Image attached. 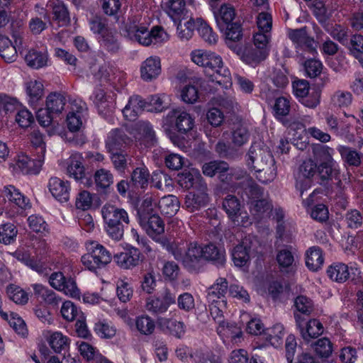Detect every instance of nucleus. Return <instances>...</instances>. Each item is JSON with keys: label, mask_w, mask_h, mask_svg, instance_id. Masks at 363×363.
Segmentation results:
<instances>
[{"label": "nucleus", "mask_w": 363, "mask_h": 363, "mask_svg": "<svg viewBox=\"0 0 363 363\" xmlns=\"http://www.w3.org/2000/svg\"><path fill=\"white\" fill-rule=\"evenodd\" d=\"M192 61L205 68V72L210 81L228 87L231 84L230 70L223 66L222 58L211 52L197 50L191 53Z\"/></svg>", "instance_id": "obj_1"}, {"label": "nucleus", "mask_w": 363, "mask_h": 363, "mask_svg": "<svg viewBox=\"0 0 363 363\" xmlns=\"http://www.w3.org/2000/svg\"><path fill=\"white\" fill-rule=\"evenodd\" d=\"M125 31L131 40L145 46L162 43L167 38V34L162 27L155 26L149 30L147 26L140 23L138 18L127 23Z\"/></svg>", "instance_id": "obj_2"}, {"label": "nucleus", "mask_w": 363, "mask_h": 363, "mask_svg": "<svg viewBox=\"0 0 363 363\" xmlns=\"http://www.w3.org/2000/svg\"><path fill=\"white\" fill-rule=\"evenodd\" d=\"M101 213L108 235L114 240H121L124 233V224L130 222L128 213L123 208L106 204L102 207Z\"/></svg>", "instance_id": "obj_3"}, {"label": "nucleus", "mask_w": 363, "mask_h": 363, "mask_svg": "<svg viewBox=\"0 0 363 363\" xmlns=\"http://www.w3.org/2000/svg\"><path fill=\"white\" fill-rule=\"evenodd\" d=\"M235 16L234 8L227 4L222 5L218 12L215 13L217 25L220 30H225L226 43L232 49H235L233 43L240 40L242 35L240 24L232 22Z\"/></svg>", "instance_id": "obj_4"}, {"label": "nucleus", "mask_w": 363, "mask_h": 363, "mask_svg": "<svg viewBox=\"0 0 363 363\" xmlns=\"http://www.w3.org/2000/svg\"><path fill=\"white\" fill-rule=\"evenodd\" d=\"M194 257L193 272L198 273L203 267V259L212 262L218 267H223L225 263V252L213 243L203 247L195 242L194 248L189 252Z\"/></svg>", "instance_id": "obj_5"}, {"label": "nucleus", "mask_w": 363, "mask_h": 363, "mask_svg": "<svg viewBox=\"0 0 363 363\" xmlns=\"http://www.w3.org/2000/svg\"><path fill=\"white\" fill-rule=\"evenodd\" d=\"M333 153L334 150L326 145H317L313 147V155L319 163L318 172L323 179L336 178L339 174Z\"/></svg>", "instance_id": "obj_6"}, {"label": "nucleus", "mask_w": 363, "mask_h": 363, "mask_svg": "<svg viewBox=\"0 0 363 363\" xmlns=\"http://www.w3.org/2000/svg\"><path fill=\"white\" fill-rule=\"evenodd\" d=\"M174 258L182 262L183 265L190 272H193L194 257L189 253L194 248L195 242L187 243L184 240H174L171 242L167 237L165 238L164 244L160 243Z\"/></svg>", "instance_id": "obj_7"}, {"label": "nucleus", "mask_w": 363, "mask_h": 363, "mask_svg": "<svg viewBox=\"0 0 363 363\" xmlns=\"http://www.w3.org/2000/svg\"><path fill=\"white\" fill-rule=\"evenodd\" d=\"M88 252L82 257L83 265L91 271L102 268L111 262V252L97 242H91L87 246Z\"/></svg>", "instance_id": "obj_8"}, {"label": "nucleus", "mask_w": 363, "mask_h": 363, "mask_svg": "<svg viewBox=\"0 0 363 363\" xmlns=\"http://www.w3.org/2000/svg\"><path fill=\"white\" fill-rule=\"evenodd\" d=\"M141 227L145 230L146 233L157 243L164 242V223L157 214H151L145 216L143 213L141 218L139 219Z\"/></svg>", "instance_id": "obj_9"}, {"label": "nucleus", "mask_w": 363, "mask_h": 363, "mask_svg": "<svg viewBox=\"0 0 363 363\" xmlns=\"http://www.w3.org/2000/svg\"><path fill=\"white\" fill-rule=\"evenodd\" d=\"M288 35L296 45V52L303 57L305 52L311 55L317 53L318 43L313 38L308 35L306 27L290 30Z\"/></svg>", "instance_id": "obj_10"}, {"label": "nucleus", "mask_w": 363, "mask_h": 363, "mask_svg": "<svg viewBox=\"0 0 363 363\" xmlns=\"http://www.w3.org/2000/svg\"><path fill=\"white\" fill-rule=\"evenodd\" d=\"M247 163L254 169H260L263 166L274 163V157L270 152L259 144H253L247 153Z\"/></svg>", "instance_id": "obj_11"}, {"label": "nucleus", "mask_w": 363, "mask_h": 363, "mask_svg": "<svg viewBox=\"0 0 363 363\" xmlns=\"http://www.w3.org/2000/svg\"><path fill=\"white\" fill-rule=\"evenodd\" d=\"M50 286L59 291H62L67 295L73 298L79 297V290L73 279L67 278L60 272H53L49 277Z\"/></svg>", "instance_id": "obj_12"}, {"label": "nucleus", "mask_w": 363, "mask_h": 363, "mask_svg": "<svg viewBox=\"0 0 363 363\" xmlns=\"http://www.w3.org/2000/svg\"><path fill=\"white\" fill-rule=\"evenodd\" d=\"M206 184H201L199 188L194 191L189 192L185 197L184 205L189 212H194L206 206L209 198L208 196Z\"/></svg>", "instance_id": "obj_13"}, {"label": "nucleus", "mask_w": 363, "mask_h": 363, "mask_svg": "<svg viewBox=\"0 0 363 363\" xmlns=\"http://www.w3.org/2000/svg\"><path fill=\"white\" fill-rule=\"evenodd\" d=\"M47 10L52 15V20L58 26L65 27L70 23V15L67 6L61 0H49Z\"/></svg>", "instance_id": "obj_14"}, {"label": "nucleus", "mask_w": 363, "mask_h": 363, "mask_svg": "<svg viewBox=\"0 0 363 363\" xmlns=\"http://www.w3.org/2000/svg\"><path fill=\"white\" fill-rule=\"evenodd\" d=\"M168 117L174 121L177 130L186 133L193 129L194 118L186 111L182 109H173L168 113Z\"/></svg>", "instance_id": "obj_15"}, {"label": "nucleus", "mask_w": 363, "mask_h": 363, "mask_svg": "<svg viewBox=\"0 0 363 363\" xmlns=\"http://www.w3.org/2000/svg\"><path fill=\"white\" fill-rule=\"evenodd\" d=\"M43 157L38 156V159H31L25 154L18 155L14 168L23 174H36L43 164Z\"/></svg>", "instance_id": "obj_16"}, {"label": "nucleus", "mask_w": 363, "mask_h": 363, "mask_svg": "<svg viewBox=\"0 0 363 363\" xmlns=\"http://www.w3.org/2000/svg\"><path fill=\"white\" fill-rule=\"evenodd\" d=\"M228 281L226 279L220 277L207 289L206 298L208 303H222L225 305V295L228 291Z\"/></svg>", "instance_id": "obj_17"}, {"label": "nucleus", "mask_w": 363, "mask_h": 363, "mask_svg": "<svg viewBox=\"0 0 363 363\" xmlns=\"http://www.w3.org/2000/svg\"><path fill=\"white\" fill-rule=\"evenodd\" d=\"M161 73V62L157 56L147 58L140 66V76L145 82L156 79Z\"/></svg>", "instance_id": "obj_18"}, {"label": "nucleus", "mask_w": 363, "mask_h": 363, "mask_svg": "<svg viewBox=\"0 0 363 363\" xmlns=\"http://www.w3.org/2000/svg\"><path fill=\"white\" fill-rule=\"evenodd\" d=\"M48 189L52 196L60 202H66L69 199V186L58 177H51L48 182Z\"/></svg>", "instance_id": "obj_19"}, {"label": "nucleus", "mask_w": 363, "mask_h": 363, "mask_svg": "<svg viewBox=\"0 0 363 363\" xmlns=\"http://www.w3.org/2000/svg\"><path fill=\"white\" fill-rule=\"evenodd\" d=\"M73 106H76V109L74 107L72 108V111L67 116V123L70 131L76 132L82 126L83 120L86 115L87 108L84 103L81 102L78 106L77 104Z\"/></svg>", "instance_id": "obj_20"}, {"label": "nucleus", "mask_w": 363, "mask_h": 363, "mask_svg": "<svg viewBox=\"0 0 363 363\" xmlns=\"http://www.w3.org/2000/svg\"><path fill=\"white\" fill-rule=\"evenodd\" d=\"M128 138L125 135L123 130L119 129H113L109 132L107 136V139L106 140V147L108 152L121 151L128 143Z\"/></svg>", "instance_id": "obj_21"}, {"label": "nucleus", "mask_w": 363, "mask_h": 363, "mask_svg": "<svg viewBox=\"0 0 363 363\" xmlns=\"http://www.w3.org/2000/svg\"><path fill=\"white\" fill-rule=\"evenodd\" d=\"M140 252L137 248L132 247L125 252L114 256L117 264L123 269H131L139 264Z\"/></svg>", "instance_id": "obj_22"}, {"label": "nucleus", "mask_w": 363, "mask_h": 363, "mask_svg": "<svg viewBox=\"0 0 363 363\" xmlns=\"http://www.w3.org/2000/svg\"><path fill=\"white\" fill-rule=\"evenodd\" d=\"M146 107L147 103L140 96H133L123 109V113L127 120L135 121Z\"/></svg>", "instance_id": "obj_23"}, {"label": "nucleus", "mask_w": 363, "mask_h": 363, "mask_svg": "<svg viewBox=\"0 0 363 363\" xmlns=\"http://www.w3.org/2000/svg\"><path fill=\"white\" fill-rule=\"evenodd\" d=\"M135 131V138L136 140L142 141L146 146L154 145L156 140L155 133L149 122L139 121L137 123Z\"/></svg>", "instance_id": "obj_24"}, {"label": "nucleus", "mask_w": 363, "mask_h": 363, "mask_svg": "<svg viewBox=\"0 0 363 363\" xmlns=\"http://www.w3.org/2000/svg\"><path fill=\"white\" fill-rule=\"evenodd\" d=\"M67 174L77 181L85 179V170L82 165V157L79 153H74L69 157V164L67 168Z\"/></svg>", "instance_id": "obj_25"}, {"label": "nucleus", "mask_w": 363, "mask_h": 363, "mask_svg": "<svg viewBox=\"0 0 363 363\" xmlns=\"http://www.w3.org/2000/svg\"><path fill=\"white\" fill-rule=\"evenodd\" d=\"M179 182L184 188H194L195 190L199 188L201 184H206L199 171L195 169L182 172L179 175Z\"/></svg>", "instance_id": "obj_26"}, {"label": "nucleus", "mask_w": 363, "mask_h": 363, "mask_svg": "<svg viewBox=\"0 0 363 363\" xmlns=\"http://www.w3.org/2000/svg\"><path fill=\"white\" fill-rule=\"evenodd\" d=\"M13 256L38 274H43L46 271L45 264L40 260L31 257L28 251L18 250L13 253Z\"/></svg>", "instance_id": "obj_27"}, {"label": "nucleus", "mask_w": 363, "mask_h": 363, "mask_svg": "<svg viewBox=\"0 0 363 363\" xmlns=\"http://www.w3.org/2000/svg\"><path fill=\"white\" fill-rule=\"evenodd\" d=\"M3 192L9 201L20 208L26 210L30 208V200L23 195L14 186L9 185L5 186Z\"/></svg>", "instance_id": "obj_28"}, {"label": "nucleus", "mask_w": 363, "mask_h": 363, "mask_svg": "<svg viewBox=\"0 0 363 363\" xmlns=\"http://www.w3.org/2000/svg\"><path fill=\"white\" fill-rule=\"evenodd\" d=\"M323 263V251L319 247L313 246L306 251V264L310 270L317 272L322 267Z\"/></svg>", "instance_id": "obj_29"}, {"label": "nucleus", "mask_w": 363, "mask_h": 363, "mask_svg": "<svg viewBox=\"0 0 363 363\" xmlns=\"http://www.w3.org/2000/svg\"><path fill=\"white\" fill-rule=\"evenodd\" d=\"M229 170L228 164L224 161L213 160L206 162L202 166L203 174L207 177H213L216 174H219L220 180L225 181V172Z\"/></svg>", "instance_id": "obj_30"}, {"label": "nucleus", "mask_w": 363, "mask_h": 363, "mask_svg": "<svg viewBox=\"0 0 363 363\" xmlns=\"http://www.w3.org/2000/svg\"><path fill=\"white\" fill-rule=\"evenodd\" d=\"M250 138V132L247 125L235 123L231 130V142L235 147H242Z\"/></svg>", "instance_id": "obj_31"}, {"label": "nucleus", "mask_w": 363, "mask_h": 363, "mask_svg": "<svg viewBox=\"0 0 363 363\" xmlns=\"http://www.w3.org/2000/svg\"><path fill=\"white\" fill-rule=\"evenodd\" d=\"M0 57L7 63L14 62L18 57L16 48L11 40L1 34H0Z\"/></svg>", "instance_id": "obj_32"}, {"label": "nucleus", "mask_w": 363, "mask_h": 363, "mask_svg": "<svg viewBox=\"0 0 363 363\" xmlns=\"http://www.w3.org/2000/svg\"><path fill=\"white\" fill-rule=\"evenodd\" d=\"M327 274L333 281L344 283L350 277L349 267L344 263L335 262L328 267Z\"/></svg>", "instance_id": "obj_33"}, {"label": "nucleus", "mask_w": 363, "mask_h": 363, "mask_svg": "<svg viewBox=\"0 0 363 363\" xmlns=\"http://www.w3.org/2000/svg\"><path fill=\"white\" fill-rule=\"evenodd\" d=\"M158 208L161 213L172 217L179 211V199L174 195L163 196L158 202Z\"/></svg>", "instance_id": "obj_34"}, {"label": "nucleus", "mask_w": 363, "mask_h": 363, "mask_svg": "<svg viewBox=\"0 0 363 363\" xmlns=\"http://www.w3.org/2000/svg\"><path fill=\"white\" fill-rule=\"evenodd\" d=\"M185 6L184 0H169L167 12L175 23L188 18Z\"/></svg>", "instance_id": "obj_35"}, {"label": "nucleus", "mask_w": 363, "mask_h": 363, "mask_svg": "<svg viewBox=\"0 0 363 363\" xmlns=\"http://www.w3.org/2000/svg\"><path fill=\"white\" fill-rule=\"evenodd\" d=\"M26 93L28 96L29 104L32 106H37L44 93L43 83L37 80L29 81L26 83Z\"/></svg>", "instance_id": "obj_36"}, {"label": "nucleus", "mask_w": 363, "mask_h": 363, "mask_svg": "<svg viewBox=\"0 0 363 363\" xmlns=\"http://www.w3.org/2000/svg\"><path fill=\"white\" fill-rule=\"evenodd\" d=\"M34 294L41 298L47 304L56 306L59 304L61 299L57 296L55 292L40 284L31 285Z\"/></svg>", "instance_id": "obj_37"}, {"label": "nucleus", "mask_w": 363, "mask_h": 363, "mask_svg": "<svg viewBox=\"0 0 363 363\" xmlns=\"http://www.w3.org/2000/svg\"><path fill=\"white\" fill-rule=\"evenodd\" d=\"M66 102L67 100L63 94L52 92L47 96L45 105L50 113L58 114L64 110Z\"/></svg>", "instance_id": "obj_38"}, {"label": "nucleus", "mask_w": 363, "mask_h": 363, "mask_svg": "<svg viewBox=\"0 0 363 363\" xmlns=\"http://www.w3.org/2000/svg\"><path fill=\"white\" fill-rule=\"evenodd\" d=\"M28 65L35 68H41L47 65L48 57L46 50H30L25 57Z\"/></svg>", "instance_id": "obj_39"}, {"label": "nucleus", "mask_w": 363, "mask_h": 363, "mask_svg": "<svg viewBox=\"0 0 363 363\" xmlns=\"http://www.w3.org/2000/svg\"><path fill=\"white\" fill-rule=\"evenodd\" d=\"M323 333L322 323L317 319L310 320L306 328L301 330V335L302 338L307 342L312 339L317 338Z\"/></svg>", "instance_id": "obj_40"}, {"label": "nucleus", "mask_w": 363, "mask_h": 363, "mask_svg": "<svg viewBox=\"0 0 363 363\" xmlns=\"http://www.w3.org/2000/svg\"><path fill=\"white\" fill-rule=\"evenodd\" d=\"M149 180L150 172L144 164L133 169L131 174L130 182L134 186L145 189L148 185Z\"/></svg>", "instance_id": "obj_41"}, {"label": "nucleus", "mask_w": 363, "mask_h": 363, "mask_svg": "<svg viewBox=\"0 0 363 363\" xmlns=\"http://www.w3.org/2000/svg\"><path fill=\"white\" fill-rule=\"evenodd\" d=\"M250 210L256 218L260 219L272 211V204L267 199L254 200L250 203Z\"/></svg>", "instance_id": "obj_42"}, {"label": "nucleus", "mask_w": 363, "mask_h": 363, "mask_svg": "<svg viewBox=\"0 0 363 363\" xmlns=\"http://www.w3.org/2000/svg\"><path fill=\"white\" fill-rule=\"evenodd\" d=\"M240 203L236 196L228 195L223 201V208L229 218L235 222L240 215Z\"/></svg>", "instance_id": "obj_43"}, {"label": "nucleus", "mask_w": 363, "mask_h": 363, "mask_svg": "<svg viewBox=\"0 0 363 363\" xmlns=\"http://www.w3.org/2000/svg\"><path fill=\"white\" fill-rule=\"evenodd\" d=\"M159 324L164 331L178 338H181L184 333V325L182 322L173 319L161 318L159 320Z\"/></svg>", "instance_id": "obj_44"}, {"label": "nucleus", "mask_w": 363, "mask_h": 363, "mask_svg": "<svg viewBox=\"0 0 363 363\" xmlns=\"http://www.w3.org/2000/svg\"><path fill=\"white\" fill-rule=\"evenodd\" d=\"M119 74V70L116 66L110 63H104L101 65L95 73V77L101 82H113Z\"/></svg>", "instance_id": "obj_45"}, {"label": "nucleus", "mask_w": 363, "mask_h": 363, "mask_svg": "<svg viewBox=\"0 0 363 363\" xmlns=\"http://www.w3.org/2000/svg\"><path fill=\"white\" fill-rule=\"evenodd\" d=\"M268 55L267 50H260L257 48L246 49L242 55V60L251 66H255L266 59Z\"/></svg>", "instance_id": "obj_46"}, {"label": "nucleus", "mask_w": 363, "mask_h": 363, "mask_svg": "<svg viewBox=\"0 0 363 363\" xmlns=\"http://www.w3.org/2000/svg\"><path fill=\"white\" fill-rule=\"evenodd\" d=\"M250 249L245 242L236 245L233 251L232 257L234 264L238 267L245 266L250 259Z\"/></svg>", "instance_id": "obj_47"}, {"label": "nucleus", "mask_w": 363, "mask_h": 363, "mask_svg": "<svg viewBox=\"0 0 363 363\" xmlns=\"http://www.w3.org/2000/svg\"><path fill=\"white\" fill-rule=\"evenodd\" d=\"M293 247L286 246V247L278 250L277 254V261L281 269H289L292 267L294 262V256Z\"/></svg>", "instance_id": "obj_48"}, {"label": "nucleus", "mask_w": 363, "mask_h": 363, "mask_svg": "<svg viewBox=\"0 0 363 363\" xmlns=\"http://www.w3.org/2000/svg\"><path fill=\"white\" fill-rule=\"evenodd\" d=\"M255 171L257 172V179L260 182L264 184H267L268 182L274 181L277 174V167L275 165L274 160L273 164H269V165L266 164L261 167L260 169H256Z\"/></svg>", "instance_id": "obj_49"}, {"label": "nucleus", "mask_w": 363, "mask_h": 363, "mask_svg": "<svg viewBox=\"0 0 363 363\" xmlns=\"http://www.w3.org/2000/svg\"><path fill=\"white\" fill-rule=\"evenodd\" d=\"M50 347L57 353L61 352L69 345L68 337L60 332L53 333L48 340Z\"/></svg>", "instance_id": "obj_50"}, {"label": "nucleus", "mask_w": 363, "mask_h": 363, "mask_svg": "<svg viewBox=\"0 0 363 363\" xmlns=\"http://www.w3.org/2000/svg\"><path fill=\"white\" fill-rule=\"evenodd\" d=\"M135 326L141 334L145 335L152 334L155 329V321L147 315L138 317L135 320Z\"/></svg>", "instance_id": "obj_51"}, {"label": "nucleus", "mask_w": 363, "mask_h": 363, "mask_svg": "<svg viewBox=\"0 0 363 363\" xmlns=\"http://www.w3.org/2000/svg\"><path fill=\"white\" fill-rule=\"evenodd\" d=\"M198 32L200 36L210 45H214L218 40V35L213 33L212 28L201 19H197Z\"/></svg>", "instance_id": "obj_52"}, {"label": "nucleus", "mask_w": 363, "mask_h": 363, "mask_svg": "<svg viewBox=\"0 0 363 363\" xmlns=\"http://www.w3.org/2000/svg\"><path fill=\"white\" fill-rule=\"evenodd\" d=\"M95 183L97 187L102 189L108 188L113 183V176L109 170L100 169L94 174Z\"/></svg>", "instance_id": "obj_53"}, {"label": "nucleus", "mask_w": 363, "mask_h": 363, "mask_svg": "<svg viewBox=\"0 0 363 363\" xmlns=\"http://www.w3.org/2000/svg\"><path fill=\"white\" fill-rule=\"evenodd\" d=\"M337 150L342 159L349 165L357 167L360 164L361 157L356 150L345 146H340Z\"/></svg>", "instance_id": "obj_54"}, {"label": "nucleus", "mask_w": 363, "mask_h": 363, "mask_svg": "<svg viewBox=\"0 0 363 363\" xmlns=\"http://www.w3.org/2000/svg\"><path fill=\"white\" fill-rule=\"evenodd\" d=\"M17 229L12 223H6L0 226V242L9 245L13 242L17 235Z\"/></svg>", "instance_id": "obj_55"}, {"label": "nucleus", "mask_w": 363, "mask_h": 363, "mask_svg": "<svg viewBox=\"0 0 363 363\" xmlns=\"http://www.w3.org/2000/svg\"><path fill=\"white\" fill-rule=\"evenodd\" d=\"M315 353L322 358H328L333 352V345L327 337L318 340L312 345Z\"/></svg>", "instance_id": "obj_56"}, {"label": "nucleus", "mask_w": 363, "mask_h": 363, "mask_svg": "<svg viewBox=\"0 0 363 363\" xmlns=\"http://www.w3.org/2000/svg\"><path fill=\"white\" fill-rule=\"evenodd\" d=\"M290 108V101L287 98L283 96L277 98L274 106L276 118L282 122L284 120V116L289 113Z\"/></svg>", "instance_id": "obj_57"}, {"label": "nucleus", "mask_w": 363, "mask_h": 363, "mask_svg": "<svg viewBox=\"0 0 363 363\" xmlns=\"http://www.w3.org/2000/svg\"><path fill=\"white\" fill-rule=\"evenodd\" d=\"M101 46L111 53H116L120 48L117 38L111 31H106L101 36Z\"/></svg>", "instance_id": "obj_58"}, {"label": "nucleus", "mask_w": 363, "mask_h": 363, "mask_svg": "<svg viewBox=\"0 0 363 363\" xmlns=\"http://www.w3.org/2000/svg\"><path fill=\"white\" fill-rule=\"evenodd\" d=\"M6 293L9 298L18 304H24L28 300V294L19 286L13 284L7 286Z\"/></svg>", "instance_id": "obj_59"}, {"label": "nucleus", "mask_w": 363, "mask_h": 363, "mask_svg": "<svg viewBox=\"0 0 363 363\" xmlns=\"http://www.w3.org/2000/svg\"><path fill=\"white\" fill-rule=\"evenodd\" d=\"M60 312L62 317L67 321H72L82 315L81 311L69 301L63 303Z\"/></svg>", "instance_id": "obj_60"}, {"label": "nucleus", "mask_w": 363, "mask_h": 363, "mask_svg": "<svg viewBox=\"0 0 363 363\" xmlns=\"http://www.w3.org/2000/svg\"><path fill=\"white\" fill-rule=\"evenodd\" d=\"M294 306L297 311L303 315H309L313 311V302L305 296H298L296 298Z\"/></svg>", "instance_id": "obj_61"}, {"label": "nucleus", "mask_w": 363, "mask_h": 363, "mask_svg": "<svg viewBox=\"0 0 363 363\" xmlns=\"http://www.w3.org/2000/svg\"><path fill=\"white\" fill-rule=\"evenodd\" d=\"M323 64L320 60L308 59L304 62V69L308 77L315 78L320 74L323 70Z\"/></svg>", "instance_id": "obj_62"}, {"label": "nucleus", "mask_w": 363, "mask_h": 363, "mask_svg": "<svg viewBox=\"0 0 363 363\" xmlns=\"http://www.w3.org/2000/svg\"><path fill=\"white\" fill-rule=\"evenodd\" d=\"M145 308L152 314H161L167 311L160 296H150L147 298Z\"/></svg>", "instance_id": "obj_63"}, {"label": "nucleus", "mask_w": 363, "mask_h": 363, "mask_svg": "<svg viewBox=\"0 0 363 363\" xmlns=\"http://www.w3.org/2000/svg\"><path fill=\"white\" fill-rule=\"evenodd\" d=\"M318 172V166L312 159L306 160L299 167V173L306 179H311Z\"/></svg>", "instance_id": "obj_64"}]
</instances>
